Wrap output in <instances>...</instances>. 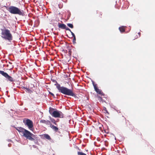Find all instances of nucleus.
<instances>
[{"label": "nucleus", "instance_id": "2", "mask_svg": "<svg viewBox=\"0 0 155 155\" xmlns=\"http://www.w3.org/2000/svg\"><path fill=\"white\" fill-rule=\"evenodd\" d=\"M8 10L12 14H17L22 16H23L24 15V12L23 10L15 6H10L8 8Z\"/></svg>", "mask_w": 155, "mask_h": 155}, {"label": "nucleus", "instance_id": "6", "mask_svg": "<svg viewBox=\"0 0 155 155\" xmlns=\"http://www.w3.org/2000/svg\"><path fill=\"white\" fill-rule=\"evenodd\" d=\"M23 123L25 126L28 127L29 130H32L33 127V124L31 120L28 119H24L23 120Z\"/></svg>", "mask_w": 155, "mask_h": 155}, {"label": "nucleus", "instance_id": "3", "mask_svg": "<svg viewBox=\"0 0 155 155\" xmlns=\"http://www.w3.org/2000/svg\"><path fill=\"white\" fill-rule=\"evenodd\" d=\"M49 112L50 114L54 117L61 118L64 117V114L63 113L57 110H55L51 107H49Z\"/></svg>", "mask_w": 155, "mask_h": 155}, {"label": "nucleus", "instance_id": "19", "mask_svg": "<svg viewBox=\"0 0 155 155\" xmlns=\"http://www.w3.org/2000/svg\"><path fill=\"white\" fill-rule=\"evenodd\" d=\"M46 120H41L40 122V123H44V124H45L46 123Z\"/></svg>", "mask_w": 155, "mask_h": 155}, {"label": "nucleus", "instance_id": "4", "mask_svg": "<svg viewBox=\"0 0 155 155\" xmlns=\"http://www.w3.org/2000/svg\"><path fill=\"white\" fill-rule=\"evenodd\" d=\"M1 34L2 37L5 40L10 41L12 40V36L10 31L8 29L2 30Z\"/></svg>", "mask_w": 155, "mask_h": 155}, {"label": "nucleus", "instance_id": "27", "mask_svg": "<svg viewBox=\"0 0 155 155\" xmlns=\"http://www.w3.org/2000/svg\"><path fill=\"white\" fill-rule=\"evenodd\" d=\"M10 145H11V144H8V146L9 147H10Z\"/></svg>", "mask_w": 155, "mask_h": 155}, {"label": "nucleus", "instance_id": "29", "mask_svg": "<svg viewBox=\"0 0 155 155\" xmlns=\"http://www.w3.org/2000/svg\"><path fill=\"white\" fill-rule=\"evenodd\" d=\"M74 40L75 41V39H74H74H73V41H74Z\"/></svg>", "mask_w": 155, "mask_h": 155}, {"label": "nucleus", "instance_id": "17", "mask_svg": "<svg viewBox=\"0 0 155 155\" xmlns=\"http://www.w3.org/2000/svg\"><path fill=\"white\" fill-rule=\"evenodd\" d=\"M67 25L70 28H73V25L71 24H70V23L67 24Z\"/></svg>", "mask_w": 155, "mask_h": 155}, {"label": "nucleus", "instance_id": "21", "mask_svg": "<svg viewBox=\"0 0 155 155\" xmlns=\"http://www.w3.org/2000/svg\"><path fill=\"white\" fill-rule=\"evenodd\" d=\"M49 94H51L52 96L53 97L55 98V96L53 93H52L51 92L49 91Z\"/></svg>", "mask_w": 155, "mask_h": 155}, {"label": "nucleus", "instance_id": "23", "mask_svg": "<svg viewBox=\"0 0 155 155\" xmlns=\"http://www.w3.org/2000/svg\"><path fill=\"white\" fill-rule=\"evenodd\" d=\"M24 89H26L28 91H31V90H30V89H29L28 88L24 87Z\"/></svg>", "mask_w": 155, "mask_h": 155}, {"label": "nucleus", "instance_id": "5", "mask_svg": "<svg viewBox=\"0 0 155 155\" xmlns=\"http://www.w3.org/2000/svg\"><path fill=\"white\" fill-rule=\"evenodd\" d=\"M23 134L24 136L30 140L34 141L35 140L33 138L35 137L34 135L26 130H25Z\"/></svg>", "mask_w": 155, "mask_h": 155}, {"label": "nucleus", "instance_id": "14", "mask_svg": "<svg viewBox=\"0 0 155 155\" xmlns=\"http://www.w3.org/2000/svg\"><path fill=\"white\" fill-rule=\"evenodd\" d=\"M44 136L45 138L48 140H50L51 139V137L48 134H44Z\"/></svg>", "mask_w": 155, "mask_h": 155}, {"label": "nucleus", "instance_id": "13", "mask_svg": "<svg viewBox=\"0 0 155 155\" xmlns=\"http://www.w3.org/2000/svg\"><path fill=\"white\" fill-rule=\"evenodd\" d=\"M124 27V26H122L119 28V29L121 32H123L124 31L125 29Z\"/></svg>", "mask_w": 155, "mask_h": 155}, {"label": "nucleus", "instance_id": "16", "mask_svg": "<svg viewBox=\"0 0 155 155\" xmlns=\"http://www.w3.org/2000/svg\"><path fill=\"white\" fill-rule=\"evenodd\" d=\"M78 155H87L85 153L81 152H78Z\"/></svg>", "mask_w": 155, "mask_h": 155}, {"label": "nucleus", "instance_id": "7", "mask_svg": "<svg viewBox=\"0 0 155 155\" xmlns=\"http://www.w3.org/2000/svg\"><path fill=\"white\" fill-rule=\"evenodd\" d=\"M0 74L5 78L8 81L11 82H13L15 81L13 78L9 76L7 73L3 71H0Z\"/></svg>", "mask_w": 155, "mask_h": 155}, {"label": "nucleus", "instance_id": "10", "mask_svg": "<svg viewBox=\"0 0 155 155\" xmlns=\"http://www.w3.org/2000/svg\"><path fill=\"white\" fill-rule=\"evenodd\" d=\"M50 127L55 131H57L58 130V127H56L53 125H52V124H51Z\"/></svg>", "mask_w": 155, "mask_h": 155}, {"label": "nucleus", "instance_id": "9", "mask_svg": "<svg viewBox=\"0 0 155 155\" xmlns=\"http://www.w3.org/2000/svg\"><path fill=\"white\" fill-rule=\"evenodd\" d=\"M66 25L64 24H60L59 23H58V26L60 28L62 29H64L66 28Z\"/></svg>", "mask_w": 155, "mask_h": 155}, {"label": "nucleus", "instance_id": "28", "mask_svg": "<svg viewBox=\"0 0 155 155\" xmlns=\"http://www.w3.org/2000/svg\"><path fill=\"white\" fill-rule=\"evenodd\" d=\"M11 141V140H8V141H9V142H10V141Z\"/></svg>", "mask_w": 155, "mask_h": 155}, {"label": "nucleus", "instance_id": "12", "mask_svg": "<svg viewBox=\"0 0 155 155\" xmlns=\"http://www.w3.org/2000/svg\"><path fill=\"white\" fill-rule=\"evenodd\" d=\"M50 120H51V121L52 123H53L55 125H57L56 121L54 118L50 117Z\"/></svg>", "mask_w": 155, "mask_h": 155}, {"label": "nucleus", "instance_id": "22", "mask_svg": "<svg viewBox=\"0 0 155 155\" xmlns=\"http://www.w3.org/2000/svg\"><path fill=\"white\" fill-rule=\"evenodd\" d=\"M64 29H65L66 30H68L70 32L71 31V30L68 27H66V28H65Z\"/></svg>", "mask_w": 155, "mask_h": 155}, {"label": "nucleus", "instance_id": "24", "mask_svg": "<svg viewBox=\"0 0 155 155\" xmlns=\"http://www.w3.org/2000/svg\"><path fill=\"white\" fill-rule=\"evenodd\" d=\"M19 127H17L16 129L19 132Z\"/></svg>", "mask_w": 155, "mask_h": 155}, {"label": "nucleus", "instance_id": "11", "mask_svg": "<svg viewBox=\"0 0 155 155\" xmlns=\"http://www.w3.org/2000/svg\"><path fill=\"white\" fill-rule=\"evenodd\" d=\"M26 130L25 129L21 127H19V132L21 133V134H23L24 132Z\"/></svg>", "mask_w": 155, "mask_h": 155}, {"label": "nucleus", "instance_id": "1", "mask_svg": "<svg viewBox=\"0 0 155 155\" xmlns=\"http://www.w3.org/2000/svg\"><path fill=\"white\" fill-rule=\"evenodd\" d=\"M53 81L56 83L54 85L56 86V88L59 92L68 96H71L74 97L76 96L75 94L73 92L72 89H69L63 86L61 87L60 84H58L55 80H54Z\"/></svg>", "mask_w": 155, "mask_h": 155}, {"label": "nucleus", "instance_id": "26", "mask_svg": "<svg viewBox=\"0 0 155 155\" xmlns=\"http://www.w3.org/2000/svg\"><path fill=\"white\" fill-rule=\"evenodd\" d=\"M138 35H139V36H140V32H139L138 33Z\"/></svg>", "mask_w": 155, "mask_h": 155}, {"label": "nucleus", "instance_id": "8", "mask_svg": "<svg viewBox=\"0 0 155 155\" xmlns=\"http://www.w3.org/2000/svg\"><path fill=\"white\" fill-rule=\"evenodd\" d=\"M93 86L94 87V89L96 91V92L98 94H100L101 96L104 95V93L100 89L97 88L96 87V85L94 84H93Z\"/></svg>", "mask_w": 155, "mask_h": 155}, {"label": "nucleus", "instance_id": "25", "mask_svg": "<svg viewBox=\"0 0 155 155\" xmlns=\"http://www.w3.org/2000/svg\"><path fill=\"white\" fill-rule=\"evenodd\" d=\"M63 2H67V0H62Z\"/></svg>", "mask_w": 155, "mask_h": 155}, {"label": "nucleus", "instance_id": "18", "mask_svg": "<svg viewBox=\"0 0 155 155\" xmlns=\"http://www.w3.org/2000/svg\"><path fill=\"white\" fill-rule=\"evenodd\" d=\"M104 113H107L108 114H109V113L108 111L107 110L106 108L105 107H104Z\"/></svg>", "mask_w": 155, "mask_h": 155}, {"label": "nucleus", "instance_id": "20", "mask_svg": "<svg viewBox=\"0 0 155 155\" xmlns=\"http://www.w3.org/2000/svg\"><path fill=\"white\" fill-rule=\"evenodd\" d=\"M70 32H71V34L72 35V36L74 38V39H75V40H76V38H75V35L71 31H70Z\"/></svg>", "mask_w": 155, "mask_h": 155}, {"label": "nucleus", "instance_id": "15", "mask_svg": "<svg viewBox=\"0 0 155 155\" xmlns=\"http://www.w3.org/2000/svg\"><path fill=\"white\" fill-rule=\"evenodd\" d=\"M45 124L47 125H50V126H51V124H52L50 121L48 120H46Z\"/></svg>", "mask_w": 155, "mask_h": 155}, {"label": "nucleus", "instance_id": "30", "mask_svg": "<svg viewBox=\"0 0 155 155\" xmlns=\"http://www.w3.org/2000/svg\"><path fill=\"white\" fill-rule=\"evenodd\" d=\"M33 87H34V85H33Z\"/></svg>", "mask_w": 155, "mask_h": 155}]
</instances>
